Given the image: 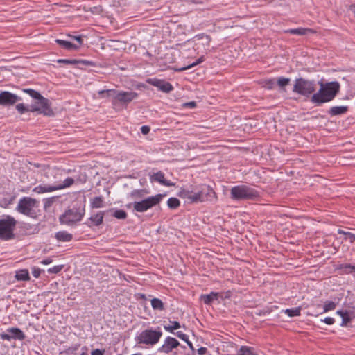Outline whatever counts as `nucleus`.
I'll list each match as a JSON object with an SVG mask.
<instances>
[{
	"label": "nucleus",
	"instance_id": "f257e3e1",
	"mask_svg": "<svg viewBox=\"0 0 355 355\" xmlns=\"http://www.w3.org/2000/svg\"><path fill=\"white\" fill-rule=\"evenodd\" d=\"M178 196L186 200L188 203H199L205 202H216L217 196L214 189L209 185L201 184L181 188Z\"/></svg>",
	"mask_w": 355,
	"mask_h": 355
},
{
	"label": "nucleus",
	"instance_id": "f03ea898",
	"mask_svg": "<svg viewBox=\"0 0 355 355\" xmlns=\"http://www.w3.org/2000/svg\"><path fill=\"white\" fill-rule=\"evenodd\" d=\"M318 84L320 86L319 90L311 97V102L316 106L333 101L340 92V85L338 81L324 83L321 80Z\"/></svg>",
	"mask_w": 355,
	"mask_h": 355
},
{
	"label": "nucleus",
	"instance_id": "7ed1b4c3",
	"mask_svg": "<svg viewBox=\"0 0 355 355\" xmlns=\"http://www.w3.org/2000/svg\"><path fill=\"white\" fill-rule=\"evenodd\" d=\"M22 91L29 95L33 100L34 103L31 105V112H37L46 116H54V112L51 108V101L44 97L39 92L31 89H22Z\"/></svg>",
	"mask_w": 355,
	"mask_h": 355
},
{
	"label": "nucleus",
	"instance_id": "20e7f679",
	"mask_svg": "<svg viewBox=\"0 0 355 355\" xmlns=\"http://www.w3.org/2000/svg\"><path fill=\"white\" fill-rule=\"evenodd\" d=\"M260 197V192L245 184L234 186L230 189V198L233 200H256Z\"/></svg>",
	"mask_w": 355,
	"mask_h": 355
},
{
	"label": "nucleus",
	"instance_id": "39448f33",
	"mask_svg": "<svg viewBox=\"0 0 355 355\" xmlns=\"http://www.w3.org/2000/svg\"><path fill=\"white\" fill-rule=\"evenodd\" d=\"M85 214V205L73 206L71 209H67L59 218L61 224L66 225H73L82 220Z\"/></svg>",
	"mask_w": 355,
	"mask_h": 355
},
{
	"label": "nucleus",
	"instance_id": "423d86ee",
	"mask_svg": "<svg viewBox=\"0 0 355 355\" xmlns=\"http://www.w3.org/2000/svg\"><path fill=\"white\" fill-rule=\"evenodd\" d=\"M162 336V332L159 327L157 329L150 328L138 333L135 338V340L137 344L153 346L159 341Z\"/></svg>",
	"mask_w": 355,
	"mask_h": 355
},
{
	"label": "nucleus",
	"instance_id": "0eeeda50",
	"mask_svg": "<svg viewBox=\"0 0 355 355\" xmlns=\"http://www.w3.org/2000/svg\"><path fill=\"white\" fill-rule=\"evenodd\" d=\"M17 220L10 215H3L0 219V240L10 241L14 239V230Z\"/></svg>",
	"mask_w": 355,
	"mask_h": 355
},
{
	"label": "nucleus",
	"instance_id": "6e6552de",
	"mask_svg": "<svg viewBox=\"0 0 355 355\" xmlns=\"http://www.w3.org/2000/svg\"><path fill=\"white\" fill-rule=\"evenodd\" d=\"M315 80L298 78L295 80L293 92L302 96L309 98L315 93Z\"/></svg>",
	"mask_w": 355,
	"mask_h": 355
},
{
	"label": "nucleus",
	"instance_id": "1a4fd4ad",
	"mask_svg": "<svg viewBox=\"0 0 355 355\" xmlns=\"http://www.w3.org/2000/svg\"><path fill=\"white\" fill-rule=\"evenodd\" d=\"M38 206L39 202L36 199L23 197L19 199L16 210L21 214L34 218L36 217V211L34 208H37Z\"/></svg>",
	"mask_w": 355,
	"mask_h": 355
},
{
	"label": "nucleus",
	"instance_id": "9d476101",
	"mask_svg": "<svg viewBox=\"0 0 355 355\" xmlns=\"http://www.w3.org/2000/svg\"><path fill=\"white\" fill-rule=\"evenodd\" d=\"M164 195L157 194L154 196L148 197L141 201L133 202L134 211L137 212H145L150 208L158 205L162 200Z\"/></svg>",
	"mask_w": 355,
	"mask_h": 355
},
{
	"label": "nucleus",
	"instance_id": "9b49d317",
	"mask_svg": "<svg viewBox=\"0 0 355 355\" xmlns=\"http://www.w3.org/2000/svg\"><path fill=\"white\" fill-rule=\"evenodd\" d=\"M26 335L19 327H10L6 331L0 333V338L2 340L10 341L12 340H24Z\"/></svg>",
	"mask_w": 355,
	"mask_h": 355
},
{
	"label": "nucleus",
	"instance_id": "f8f14e48",
	"mask_svg": "<svg viewBox=\"0 0 355 355\" xmlns=\"http://www.w3.org/2000/svg\"><path fill=\"white\" fill-rule=\"evenodd\" d=\"M180 346L182 348L185 349V346L180 345V342L175 338L167 336L161 347L157 349L158 353L170 354Z\"/></svg>",
	"mask_w": 355,
	"mask_h": 355
},
{
	"label": "nucleus",
	"instance_id": "ddd939ff",
	"mask_svg": "<svg viewBox=\"0 0 355 355\" xmlns=\"http://www.w3.org/2000/svg\"><path fill=\"white\" fill-rule=\"evenodd\" d=\"M22 101V98L8 91L0 92V105L9 107L14 105L17 101Z\"/></svg>",
	"mask_w": 355,
	"mask_h": 355
},
{
	"label": "nucleus",
	"instance_id": "4468645a",
	"mask_svg": "<svg viewBox=\"0 0 355 355\" xmlns=\"http://www.w3.org/2000/svg\"><path fill=\"white\" fill-rule=\"evenodd\" d=\"M146 83L156 87L159 91L164 93H170L174 89L173 86L169 82L163 79H158L157 78H148Z\"/></svg>",
	"mask_w": 355,
	"mask_h": 355
},
{
	"label": "nucleus",
	"instance_id": "2eb2a0df",
	"mask_svg": "<svg viewBox=\"0 0 355 355\" xmlns=\"http://www.w3.org/2000/svg\"><path fill=\"white\" fill-rule=\"evenodd\" d=\"M114 101L123 105H127L138 97V94L135 92L117 91L113 96Z\"/></svg>",
	"mask_w": 355,
	"mask_h": 355
},
{
	"label": "nucleus",
	"instance_id": "dca6fc26",
	"mask_svg": "<svg viewBox=\"0 0 355 355\" xmlns=\"http://www.w3.org/2000/svg\"><path fill=\"white\" fill-rule=\"evenodd\" d=\"M109 211H98L94 213L88 218L84 224L91 228L94 226L98 227L103 224L105 214H108Z\"/></svg>",
	"mask_w": 355,
	"mask_h": 355
},
{
	"label": "nucleus",
	"instance_id": "f3484780",
	"mask_svg": "<svg viewBox=\"0 0 355 355\" xmlns=\"http://www.w3.org/2000/svg\"><path fill=\"white\" fill-rule=\"evenodd\" d=\"M200 300L207 305H211L214 301L223 300V295L218 292L211 291L209 294H202Z\"/></svg>",
	"mask_w": 355,
	"mask_h": 355
},
{
	"label": "nucleus",
	"instance_id": "a211bd4d",
	"mask_svg": "<svg viewBox=\"0 0 355 355\" xmlns=\"http://www.w3.org/2000/svg\"><path fill=\"white\" fill-rule=\"evenodd\" d=\"M150 180L151 182H157L164 186L171 187L173 185V183L165 179L164 173L161 171L150 175Z\"/></svg>",
	"mask_w": 355,
	"mask_h": 355
},
{
	"label": "nucleus",
	"instance_id": "6ab92c4d",
	"mask_svg": "<svg viewBox=\"0 0 355 355\" xmlns=\"http://www.w3.org/2000/svg\"><path fill=\"white\" fill-rule=\"evenodd\" d=\"M349 110L348 106H333L328 110V114L331 116H340L345 114Z\"/></svg>",
	"mask_w": 355,
	"mask_h": 355
},
{
	"label": "nucleus",
	"instance_id": "aec40b11",
	"mask_svg": "<svg viewBox=\"0 0 355 355\" xmlns=\"http://www.w3.org/2000/svg\"><path fill=\"white\" fill-rule=\"evenodd\" d=\"M57 187L55 184L53 185H49V184H45V185H38L35 187L33 191L37 193H49L52 192L54 191H57Z\"/></svg>",
	"mask_w": 355,
	"mask_h": 355
},
{
	"label": "nucleus",
	"instance_id": "412c9836",
	"mask_svg": "<svg viewBox=\"0 0 355 355\" xmlns=\"http://www.w3.org/2000/svg\"><path fill=\"white\" fill-rule=\"evenodd\" d=\"M56 44H58L59 46H60L62 48L67 49V50H78L79 49V46H77V44H73L69 41H67L61 39H56L55 40Z\"/></svg>",
	"mask_w": 355,
	"mask_h": 355
},
{
	"label": "nucleus",
	"instance_id": "4be33fe9",
	"mask_svg": "<svg viewBox=\"0 0 355 355\" xmlns=\"http://www.w3.org/2000/svg\"><path fill=\"white\" fill-rule=\"evenodd\" d=\"M285 33H290L292 35H305L310 33H314L315 31L311 28H297L288 29Z\"/></svg>",
	"mask_w": 355,
	"mask_h": 355
},
{
	"label": "nucleus",
	"instance_id": "5701e85b",
	"mask_svg": "<svg viewBox=\"0 0 355 355\" xmlns=\"http://www.w3.org/2000/svg\"><path fill=\"white\" fill-rule=\"evenodd\" d=\"M55 238L62 242H69L73 239V235L67 231H59L55 233Z\"/></svg>",
	"mask_w": 355,
	"mask_h": 355
},
{
	"label": "nucleus",
	"instance_id": "b1692460",
	"mask_svg": "<svg viewBox=\"0 0 355 355\" xmlns=\"http://www.w3.org/2000/svg\"><path fill=\"white\" fill-rule=\"evenodd\" d=\"M104 206V199L102 196H96L90 200V207L92 209L102 208Z\"/></svg>",
	"mask_w": 355,
	"mask_h": 355
},
{
	"label": "nucleus",
	"instance_id": "393cba45",
	"mask_svg": "<svg viewBox=\"0 0 355 355\" xmlns=\"http://www.w3.org/2000/svg\"><path fill=\"white\" fill-rule=\"evenodd\" d=\"M15 278L18 281H28L30 275L27 269H21L16 271Z\"/></svg>",
	"mask_w": 355,
	"mask_h": 355
},
{
	"label": "nucleus",
	"instance_id": "a878e982",
	"mask_svg": "<svg viewBox=\"0 0 355 355\" xmlns=\"http://www.w3.org/2000/svg\"><path fill=\"white\" fill-rule=\"evenodd\" d=\"M108 211H109V213H111V216H112L113 217H114L117 219L124 220L128 216L126 211L123 209H110Z\"/></svg>",
	"mask_w": 355,
	"mask_h": 355
},
{
	"label": "nucleus",
	"instance_id": "bb28decb",
	"mask_svg": "<svg viewBox=\"0 0 355 355\" xmlns=\"http://www.w3.org/2000/svg\"><path fill=\"white\" fill-rule=\"evenodd\" d=\"M150 302H151L152 308L154 310H157V311L164 310V309H165L164 304L160 299L154 297L150 300Z\"/></svg>",
	"mask_w": 355,
	"mask_h": 355
},
{
	"label": "nucleus",
	"instance_id": "cd10ccee",
	"mask_svg": "<svg viewBox=\"0 0 355 355\" xmlns=\"http://www.w3.org/2000/svg\"><path fill=\"white\" fill-rule=\"evenodd\" d=\"M74 183L73 178L71 177L67 178L62 183L55 184L57 189L61 190L67 187H69Z\"/></svg>",
	"mask_w": 355,
	"mask_h": 355
},
{
	"label": "nucleus",
	"instance_id": "c85d7f7f",
	"mask_svg": "<svg viewBox=\"0 0 355 355\" xmlns=\"http://www.w3.org/2000/svg\"><path fill=\"white\" fill-rule=\"evenodd\" d=\"M301 307H295L294 309H286L284 312L289 317L300 316L301 314Z\"/></svg>",
	"mask_w": 355,
	"mask_h": 355
},
{
	"label": "nucleus",
	"instance_id": "c756f323",
	"mask_svg": "<svg viewBox=\"0 0 355 355\" xmlns=\"http://www.w3.org/2000/svg\"><path fill=\"white\" fill-rule=\"evenodd\" d=\"M170 323L171 324V325H164V328L166 331L170 332L171 334L175 333V330L180 329L181 327L180 322L178 321H170Z\"/></svg>",
	"mask_w": 355,
	"mask_h": 355
},
{
	"label": "nucleus",
	"instance_id": "7c9ffc66",
	"mask_svg": "<svg viewBox=\"0 0 355 355\" xmlns=\"http://www.w3.org/2000/svg\"><path fill=\"white\" fill-rule=\"evenodd\" d=\"M291 82V79L289 78L286 77H279L277 80V85L280 87V89L285 90L284 87L287 86Z\"/></svg>",
	"mask_w": 355,
	"mask_h": 355
},
{
	"label": "nucleus",
	"instance_id": "2f4dec72",
	"mask_svg": "<svg viewBox=\"0 0 355 355\" xmlns=\"http://www.w3.org/2000/svg\"><path fill=\"white\" fill-rule=\"evenodd\" d=\"M338 234H343L345 236V240L349 239L350 243H353L355 241V234L352 233L350 232H347L341 229L338 230Z\"/></svg>",
	"mask_w": 355,
	"mask_h": 355
},
{
	"label": "nucleus",
	"instance_id": "473e14b6",
	"mask_svg": "<svg viewBox=\"0 0 355 355\" xmlns=\"http://www.w3.org/2000/svg\"><path fill=\"white\" fill-rule=\"evenodd\" d=\"M167 205L170 209H175L180 205V202L177 198H169L167 200Z\"/></svg>",
	"mask_w": 355,
	"mask_h": 355
},
{
	"label": "nucleus",
	"instance_id": "72a5a7b5",
	"mask_svg": "<svg viewBox=\"0 0 355 355\" xmlns=\"http://www.w3.org/2000/svg\"><path fill=\"white\" fill-rule=\"evenodd\" d=\"M336 304H337L336 302L332 301L325 302L323 306V311L322 313L334 310L336 307Z\"/></svg>",
	"mask_w": 355,
	"mask_h": 355
},
{
	"label": "nucleus",
	"instance_id": "f704fd0d",
	"mask_svg": "<svg viewBox=\"0 0 355 355\" xmlns=\"http://www.w3.org/2000/svg\"><path fill=\"white\" fill-rule=\"evenodd\" d=\"M17 111L22 114L27 112H31V105H26L24 103H19L15 107Z\"/></svg>",
	"mask_w": 355,
	"mask_h": 355
},
{
	"label": "nucleus",
	"instance_id": "c9c22d12",
	"mask_svg": "<svg viewBox=\"0 0 355 355\" xmlns=\"http://www.w3.org/2000/svg\"><path fill=\"white\" fill-rule=\"evenodd\" d=\"M115 93H116V90L114 89L100 90L98 92V95L102 98L113 96Z\"/></svg>",
	"mask_w": 355,
	"mask_h": 355
},
{
	"label": "nucleus",
	"instance_id": "e433bc0d",
	"mask_svg": "<svg viewBox=\"0 0 355 355\" xmlns=\"http://www.w3.org/2000/svg\"><path fill=\"white\" fill-rule=\"evenodd\" d=\"M238 355H254L253 348L247 346H242L239 351Z\"/></svg>",
	"mask_w": 355,
	"mask_h": 355
},
{
	"label": "nucleus",
	"instance_id": "4c0bfd02",
	"mask_svg": "<svg viewBox=\"0 0 355 355\" xmlns=\"http://www.w3.org/2000/svg\"><path fill=\"white\" fill-rule=\"evenodd\" d=\"M204 60H205L204 56H201L198 59H197L194 62H193L192 64H189L186 67H182L181 69H179V71H183L187 70L189 69H191V67L196 66L198 64L202 63Z\"/></svg>",
	"mask_w": 355,
	"mask_h": 355
},
{
	"label": "nucleus",
	"instance_id": "58836bf2",
	"mask_svg": "<svg viewBox=\"0 0 355 355\" xmlns=\"http://www.w3.org/2000/svg\"><path fill=\"white\" fill-rule=\"evenodd\" d=\"M276 84V80L275 78L266 79L264 81L265 88L269 90L274 89Z\"/></svg>",
	"mask_w": 355,
	"mask_h": 355
},
{
	"label": "nucleus",
	"instance_id": "ea45409f",
	"mask_svg": "<svg viewBox=\"0 0 355 355\" xmlns=\"http://www.w3.org/2000/svg\"><path fill=\"white\" fill-rule=\"evenodd\" d=\"M144 189H134L130 193L129 196L135 198H141L144 196Z\"/></svg>",
	"mask_w": 355,
	"mask_h": 355
},
{
	"label": "nucleus",
	"instance_id": "a19ab883",
	"mask_svg": "<svg viewBox=\"0 0 355 355\" xmlns=\"http://www.w3.org/2000/svg\"><path fill=\"white\" fill-rule=\"evenodd\" d=\"M352 321L349 313L347 311L345 315L342 317V322L340 323L341 327H347L348 323Z\"/></svg>",
	"mask_w": 355,
	"mask_h": 355
},
{
	"label": "nucleus",
	"instance_id": "79ce46f5",
	"mask_svg": "<svg viewBox=\"0 0 355 355\" xmlns=\"http://www.w3.org/2000/svg\"><path fill=\"white\" fill-rule=\"evenodd\" d=\"M63 268H64V265L55 266L52 268H49L47 270V272L49 274H58L63 269Z\"/></svg>",
	"mask_w": 355,
	"mask_h": 355
},
{
	"label": "nucleus",
	"instance_id": "37998d69",
	"mask_svg": "<svg viewBox=\"0 0 355 355\" xmlns=\"http://www.w3.org/2000/svg\"><path fill=\"white\" fill-rule=\"evenodd\" d=\"M57 62L59 64H72L76 65L78 64V61L76 59L69 60V59H58Z\"/></svg>",
	"mask_w": 355,
	"mask_h": 355
},
{
	"label": "nucleus",
	"instance_id": "c03bdc74",
	"mask_svg": "<svg viewBox=\"0 0 355 355\" xmlns=\"http://www.w3.org/2000/svg\"><path fill=\"white\" fill-rule=\"evenodd\" d=\"M69 37H71V39L77 41L78 43L77 46H79V48L83 44V35H67Z\"/></svg>",
	"mask_w": 355,
	"mask_h": 355
},
{
	"label": "nucleus",
	"instance_id": "a18cd8bd",
	"mask_svg": "<svg viewBox=\"0 0 355 355\" xmlns=\"http://www.w3.org/2000/svg\"><path fill=\"white\" fill-rule=\"evenodd\" d=\"M353 266L349 263L342 264L340 267V269L343 270L346 273L352 272Z\"/></svg>",
	"mask_w": 355,
	"mask_h": 355
},
{
	"label": "nucleus",
	"instance_id": "49530a36",
	"mask_svg": "<svg viewBox=\"0 0 355 355\" xmlns=\"http://www.w3.org/2000/svg\"><path fill=\"white\" fill-rule=\"evenodd\" d=\"M54 202V198H48L44 200V209L46 210Z\"/></svg>",
	"mask_w": 355,
	"mask_h": 355
},
{
	"label": "nucleus",
	"instance_id": "de8ad7c7",
	"mask_svg": "<svg viewBox=\"0 0 355 355\" xmlns=\"http://www.w3.org/2000/svg\"><path fill=\"white\" fill-rule=\"evenodd\" d=\"M173 334L176 336L180 339L182 340L183 341L187 340V338H189L188 335L184 334L182 331H176V332L173 333Z\"/></svg>",
	"mask_w": 355,
	"mask_h": 355
},
{
	"label": "nucleus",
	"instance_id": "09e8293b",
	"mask_svg": "<svg viewBox=\"0 0 355 355\" xmlns=\"http://www.w3.org/2000/svg\"><path fill=\"white\" fill-rule=\"evenodd\" d=\"M77 61H78V64L80 63V64H83L86 66L94 67L96 65L94 62L87 60H77Z\"/></svg>",
	"mask_w": 355,
	"mask_h": 355
},
{
	"label": "nucleus",
	"instance_id": "8fccbe9b",
	"mask_svg": "<svg viewBox=\"0 0 355 355\" xmlns=\"http://www.w3.org/2000/svg\"><path fill=\"white\" fill-rule=\"evenodd\" d=\"M41 269L37 267H33L32 268V274L34 277L38 278L41 274Z\"/></svg>",
	"mask_w": 355,
	"mask_h": 355
},
{
	"label": "nucleus",
	"instance_id": "3c124183",
	"mask_svg": "<svg viewBox=\"0 0 355 355\" xmlns=\"http://www.w3.org/2000/svg\"><path fill=\"white\" fill-rule=\"evenodd\" d=\"M320 320L329 325H331L335 322V319L331 317H326L324 319H322Z\"/></svg>",
	"mask_w": 355,
	"mask_h": 355
},
{
	"label": "nucleus",
	"instance_id": "603ef678",
	"mask_svg": "<svg viewBox=\"0 0 355 355\" xmlns=\"http://www.w3.org/2000/svg\"><path fill=\"white\" fill-rule=\"evenodd\" d=\"M105 349H96L92 351L91 355H103Z\"/></svg>",
	"mask_w": 355,
	"mask_h": 355
},
{
	"label": "nucleus",
	"instance_id": "864d4df0",
	"mask_svg": "<svg viewBox=\"0 0 355 355\" xmlns=\"http://www.w3.org/2000/svg\"><path fill=\"white\" fill-rule=\"evenodd\" d=\"M140 130H141V132L143 135H146L149 133L150 128L148 125H143L141 127Z\"/></svg>",
	"mask_w": 355,
	"mask_h": 355
},
{
	"label": "nucleus",
	"instance_id": "5fc2aeb1",
	"mask_svg": "<svg viewBox=\"0 0 355 355\" xmlns=\"http://www.w3.org/2000/svg\"><path fill=\"white\" fill-rule=\"evenodd\" d=\"M102 11L101 6H94L91 8V12L94 14H100Z\"/></svg>",
	"mask_w": 355,
	"mask_h": 355
},
{
	"label": "nucleus",
	"instance_id": "6e6d98bb",
	"mask_svg": "<svg viewBox=\"0 0 355 355\" xmlns=\"http://www.w3.org/2000/svg\"><path fill=\"white\" fill-rule=\"evenodd\" d=\"M184 106L187 108H194L196 107V102L190 101L184 104Z\"/></svg>",
	"mask_w": 355,
	"mask_h": 355
},
{
	"label": "nucleus",
	"instance_id": "4d7b16f0",
	"mask_svg": "<svg viewBox=\"0 0 355 355\" xmlns=\"http://www.w3.org/2000/svg\"><path fill=\"white\" fill-rule=\"evenodd\" d=\"M207 352V349L205 347H200L198 349L197 352L198 355H205Z\"/></svg>",
	"mask_w": 355,
	"mask_h": 355
},
{
	"label": "nucleus",
	"instance_id": "13d9d810",
	"mask_svg": "<svg viewBox=\"0 0 355 355\" xmlns=\"http://www.w3.org/2000/svg\"><path fill=\"white\" fill-rule=\"evenodd\" d=\"M53 262V259L51 257H48L41 261V263L44 265H48Z\"/></svg>",
	"mask_w": 355,
	"mask_h": 355
},
{
	"label": "nucleus",
	"instance_id": "bf43d9fd",
	"mask_svg": "<svg viewBox=\"0 0 355 355\" xmlns=\"http://www.w3.org/2000/svg\"><path fill=\"white\" fill-rule=\"evenodd\" d=\"M184 342L187 344V345L189 346V347L191 349V350L192 352L195 351V347H194L193 343L189 340V338H187V340H184Z\"/></svg>",
	"mask_w": 355,
	"mask_h": 355
},
{
	"label": "nucleus",
	"instance_id": "052dcab7",
	"mask_svg": "<svg viewBox=\"0 0 355 355\" xmlns=\"http://www.w3.org/2000/svg\"><path fill=\"white\" fill-rule=\"evenodd\" d=\"M347 312V311L338 310L336 311V313L342 318L344 315L346 314Z\"/></svg>",
	"mask_w": 355,
	"mask_h": 355
},
{
	"label": "nucleus",
	"instance_id": "680f3d73",
	"mask_svg": "<svg viewBox=\"0 0 355 355\" xmlns=\"http://www.w3.org/2000/svg\"><path fill=\"white\" fill-rule=\"evenodd\" d=\"M138 296H139V298H140V299L147 300L146 296L144 293H138Z\"/></svg>",
	"mask_w": 355,
	"mask_h": 355
},
{
	"label": "nucleus",
	"instance_id": "e2e57ef3",
	"mask_svg": "<svg viewBox=\"0 0 355 355\" xmlns=\"http://www.w3.org/2000/svg\"><path fill=\"white\" fill-rule=\"evenodd\" d=\"M230 294H231V293L230 291L226 292L225 295V296L223 295V300H225L226 298H229L230 297Z\"/></svg>",
	"mask_w": 355,
	"mask_h": 355
},
{
	"label": "nucleus",
	"instance_id": "0e129e2a",
	"mask_svg": "<svg viewBox=\"0 0 355 355\" xmlns=\"http://www.w3.org/2000/svg\"><path fill=\"white\" fill-rule=\"evenodd\" d=\"M133 207V202L132 203H128L126 205V207L127 208H131V207Z\"/></svg>",
	"mask_w": 355,
	"mask_h": 355
},
{
	"label": "nucleus",
	"instance_id": "69168bd1",
	"mask_svg": "<svg viewBox=\"0 0 355 355\" xmlns=\"http://www.w3.org/2000/svg\"><path fill=\"white\" fill-rule=\"evenodd\" d=\"M87 350H88V349H87V347L86 346H84V347H82V351L83 352H87Z\"/></svg>",
	"mask_w": 355,
	"mask_h": 355
},
{
	"label": "nucleus",
	"instance_id": "338daca9",
	"mask_svg": "<svg viewBox=\"0 0 355 355\" xmlns=\"http://www.w3.org/2000/svg\"><path fill=\"white\" fill-rule=\"evenodd\" d=\"M206 39L207 40V43L209 44L211 40L210 37L208 35H206Z\"/></svg>",
	"mask_w": 355,
	"mask_h": 355
},
{
	"label": "nucleus",
	"instance_id": "774afa93",
	"mask_svg": "<svg viewBox=\"0 0 355 355\" xmlns=\"http://www.w3.org/2000/svg\"><path fill=\"white\" fill-rule=\"evenodd\" d=\"M351 8V9L355 12V5H352Z\"/></svg>",
	"mask_w": 355,
	"mask_h": 355
}]
</instances>
